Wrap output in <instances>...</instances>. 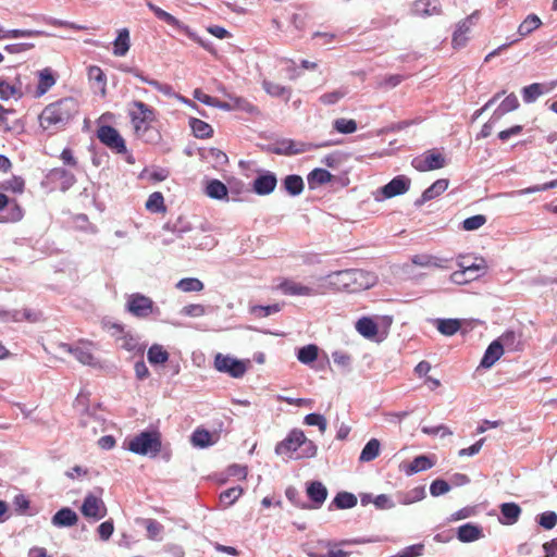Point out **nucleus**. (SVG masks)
<instances>
[{
    "label": "nucleus",
    "mask_w": 557,
    "mask_h": 557,
    "mask_svg": "<svg viewBox=\"0 0 557 557\" xmlns=\"http://www.w3.org/2000/svg\"><path fill=\"white\" fill-rule=\"evenodd\" d=\"M333 504L338 509H349L357 505V497L349 492H339L334 497Z\"/></svg>",
    "instance_id": "45"
},
{
    "label": "nucleus",
    "mask_w": 557,
    "mask_h": 557,
    "mask_svg": "<svg viewBox=\"0 0 557 557\" xmlns=\"http://www.w3.org/2000/svg\"><path fill=\"white\" fill-rule=\"evenodd\" d=\"M436 329L440 333L445 336H451L456 334L461 324L457 319H437L435 320Z\"/></svg>",
    "instance_id": "39"
},
{
    "label": "nucleus",
    "mask_w": 557,
    "mask_h": 557,
    "mask_svg": "<svg viewBox=\"0 0 557 557\" xmlns=\"http://www.w3.org/2000/svg\"><path fill=\"white\" fill-rule=\"evenodd\" d=\"M131 48L129 30L128 28H121L117 30V36L113 41V54L116 57H124Z\"/></svg>",
    "instance_id": "29"
},
{
    "label": "nucleus",
    "mask_w": 557,
    "mask_h": 557,
    "mask_svg": "<svg viewBox=\"0 0 557 557\" xmlns=\"http://www.w3.org/2000/svg\"><path fill=\"white\" fill-rule=\"evenodd\" d=\"M304 440L305 433L299 429H293L283 441L276 444L275 453L293 458V455L299 449Z\"/></svg>",
    "instance_id": "11"
},
{
    "label": "nucleus",
    "mask_w": 557,
    "mask_h": 557,
    "mask_svg": "<svg viewBox=\"0 0 557 557\" xmlns=\"http://www.w3.org/2000/svg\"><path fill=\"white\" fill-rule=\"evenodd\" d=\"M230 101H226L230 106V111L239 110L250 115L259 114L258 108L252 104L249 100L238 96H228Z\"/></svg>",
    "instance_id": "31"
},
{
    "label": "nucleus",
    "mask_w": 557,
    "mask_h": 557,
    "mask_svg": "<svg viewBox=\"0 0 557 557\" xmlns=\"http://www.w3.org/2000/svg\"><path fill=\"white\" fill-rule=\"evenodd\" d=\"M77 521V513L69 507L58 510L51 519V523L57 528L72 527L76 524Z\"/></svg>",
    "instance_id": "22"
},
{
    "label": "nucleus",
    "mask_w": 557,
    "mask_h": 557,
    "mask_svg": "<svg viewBox=\"0 0 557 557\" xmlns=\"http://www.w3.org/2000/svg\"><path fill=\"white\" fill-rule=\"evenodd\" d=\"M411 181L406 175H397L381 188L384 198L404 195L410 188Z\"/></svg>",
    "instance_id": "13"
},
{
    "label": "nucleus",
    "mask_w": 557,
    "mask_h": 557,
    "mask_svg": "<svg viewBox=\"0 0 557 557\" xmlns=\"http://www.w3.org/2000/svg\"><path fill=\"white\" fill-rule=\"evenodd\" d=\"M48 178L53 183H60V189L66 191L76 182L75 175L63 168H54L48 173Z\"/></svg>",
    "instance_id": "21"
},
{
    "label": "nucleus",
    "mask_w": 557,
    "mask_h": 557,
    "mask_svg": "<svg viewBox=\"0 0 557 557\" xmlns=\"http://www.w3.org/2000/svg\"><path fill=\"white\" fill-rule=\"evenodd\" d=\"M129 116L136 138L146 144H158L161 140V133L153 125L157 121L156 110L140 100H134L128 104Z\"/></svg>",
    "instance_id": "2"
},
{
    "label": "nucleus",
    "mask_w": 557,
    "mask_h": 557,
    "mask_svg": "<svg viewBox=\"0 0 557 557\" xmlns=\"http://www.w3.org/2000/svg\"><path fill=\"white\" fill-rule=\"evenodd\" d=\"M188 124L193 131V134L197 138L206 139L213 135V128L207 122L197 117H189Z\"/></svg>",
    "instance_id": "33"
},
{
    "label": "nucleus",
    "mask_w": 557,
    "mask_h": 557,
    "mask_svg": "<svg viewBox=\"0 0 557 557\" xmlns=\"http://www.w3.org/2000/svg\"><path fill=\"white\" fill-rule=\"evenodd\" d=\"M479 12H473L467 18L458 23L456 30L453 35V46L455 48L463 47L468 40L467 33L469 32L474 20H478Z\"/></svg>",
    "instance_id": "18"
},
{
    "label": "nucleus",
    "mask_w": 557,
    "mask_h": 557,
    "mask_svg": "<svg viewBox=\"0 0 557 557\" xmlns=\"http://www.w3.org/2000/svg\"><path fill=\"white\" fill-rule=\"evenodd\" d=\"M333 128L341 134H352L357 131V122L352 119H336Z\"/></svg>",
    "instance_id": "54"
},
{
    "label": "nucleus",
    "mask_w": 557,
    "mask_h": 557,
    "mask_svg": "<svg viewBox=\"0 0 557 557\" xmlns=\"http://www.w3.org/2000/svg\"><path fill=\"white\" fill-rule=\"evenodd\" d=\"M148 361L152 364H162L168 361L169 352L160 345H152L147 352Z\"/></svg>",
    "instance_id": "47"
},
{
    "label": "nucleus",
    "mask_w": 557,
    "mask_h": 557,
    "mask_svg": "<svg viewBox=\"0 0 557 557\" xmlns=\"http://www.w3.org/2000/svg\"><path fill=\"white\" fill-rule=\"evenodd\" d=\"M176 287L184 293H190L202 290L205 285L199 278L185 277L176 283Z\"/></svg>",
    "instance_id": "48"
},
{
    "label": "nucleus",
    "mask_w": 557,
    "mask_h": 557,
    "mask_svg": "<svg viewBox=\"0 0 557 557\" xmlns=\"http://www.w3.org/2000/svg\"><path fill=\"white\" fill-rule=\"evenodd\" d=\"M305 424L311 426H318L321 433H324L327 428V421L324 416L320 413H308L304 419Z\"/></svg>",
    "instance_id": "60"
},
{
    "label": "nucleus",
    "mask_w": 557,
    "mask_h": 557,
    "mask_svg": "<svg viewBox=\"0 0 557 557\" xmlns=\"http://www.w3.org/2000/svg\"><path fill=\"white\" fill-rule=\"evenodd\" d=\"M482 536V529L470 522L460 525L457 531V539L462 543L474 542Z\"/></svg>",
    "instance_id": "27"
},
{
    "label": "nucleus",
    "mask_w": 557,
    "mask_h": 557,
    "mask_svg": "<svg viewBox=\"0 0 557 557\" xmlns=\"http://www.w3.org/2000/svg\"><path fill=\"white\" fill-rule=\"evenodd\" d=\"M519 106L517 96L513 92L509 94L493 112V120H499L504 114L517 110Z\"/></svg>",
    "instance_id": "34"
},
{
    "label": "nucleus",
    "mask_w": 557,
    "mask_h": 557,
    "mask_svg": "<svg viewBox=\"0 0 557 557\" xmlns=\"http://www.w3.org/2000/svg\"><path fill=\"white\" fill-rule=\"evenodd\" d=\"M460 268L459 271H455L450 275V281L455 284H465L480 277L485 269V261L481 259L480 263H471L470 265H465V261H460L458 263Z\"/></svg>",
    "instance_id": "8"
},
{
    "label": "nucleus",
    "mask_w": 557,
    "mask_h": 557,
    "mask_svg": "<svg viewBox=\"0 0 557 557\" xmlns=\"http://www.w3.org/2000/svg\"><path fill=\"white\" fill-rule=\"evenodd\" d=\"M146 209L151 212L165 211L163 195L160 191L152 193L146 201Z\"/></svg>",
    "instance_id": "56"
},
{
    "label": "nucleus",
    "mask_w": 557,
    "mask_h": 557,
    "mask_svg": "<svg viewBox=\"0 0 557 557\" xmlns=\"http://www.w3.org/2000/svg\"><path fill=\"white\" fill-rule=\"evenodd\" d=\"M194 98L209 107H214L224 111H230V106L227 104L226 101H221L218 98L209 96L200 89H195Z\"/></svg>",
    "instance_id": "41"
},
{
    "label": "nucleus",
    "mask_w": 557,
    "mask_h": 557,
    "mask_svg": "<svg viewBox=\"0 0 557 557\" xmlns=\"http://www.w3.org/2000/svg\"><path fill=\"white\" fill-rule=\"evenodd\" d=\"M125 444L136 455L154 458L162 449V436L157 430H146L127 440Z\"/></svg>",
    "instance_id": "4"
},
{
    "label": "nucleus",
    "mask_w": 557,
    "mask_h": 557,
    "mask_svg": "<svg viewBox=\"0 0 557 557\" xmlns=\"http://www.w3.org/2000/svg\"><path fill=\"white\" fill-rule=\"evenodd\" d=\"M332 546V542L330 541H317L313 543H308L304 547V552L311 557V554L318 555H326V550Z\"/></svg>",
    "instance_id": "58"
},
{
    "label": "nucleus",
    "mask_w": 557,
    "mask_h": 557,
    "mask_svg": "<svg viewBox=\"0 0 557 557\" xmlns=\"http://www.w3.org/2000/svg\"><path fill=\"white\" fill-rule=\"evenodd\" d=\"M449 185V181L446 178H440L435 181L430 187H428L422 195L414 201L416 207H421L425 202L435 199L442 195Z\"/></svg>",
    "instance_id": "19"
},
{
    "label": "nucleus",
    "mask_w": 557,
    "mask_h": 557,
    "mask_svg": "<svg viewBox=\"0 0 557 557\" xmlns=\"http://www.w3.org/2000/svg\"><path fill=\"white\" fill-rule=\"evenodd\" d=\"M487 219L483 214L472 215L462 222V228L466 231H475L486 223Z\"/></svg>",
    "instance_id": "63"
},
{
    "label": "nucleus",
    "mask_w": 557,
    "mask_h": 557,
    "mask_svg": "<svg viewBox=\"0 0 557 557\" xmlns=\"http://www.w3.org/2000/svg\"><path fill=\"white\" fill-rule=\"evenodd\" d=\"M312 148L313 146L308 143L283 139L276 144L273 152L282 156H294L310 151Z\"/></svg>",
    "instance_id": "14"
},
{
    "label": "nucleus",
    "mask_w": 557,
    "mask_h": 557,
    "mask_svg": "<svg viewBox=\"0 0 557 557\" xmlns=\"http://www.w3.org/2000/svg\"><path fill=\"white\" fill-rule=\"evenodd\" d=\"M425 497V488L424 486H417L409 492L405 493L399 502L404 505L413 504L416 502L422 500Z\"/></svg>",
    "instance_id": "57"
},
{
    "label": "nucleus",
    "mask_w": 557,
    "mask_h": 557,
    "mask_svg": "<svg viewBox=\"0 0 557 557\" xmlns=\"http://www.w3.org/2000/svg\"><path fill=\"white\" fill-rule=\"evenodd\" d=\"M81 511L85 518L98 521L106 517L107 507L100 497L89 493L84 498Z\"/></svg>",
    "instance_id": "12"
},
{
    "label": "nucleus",
    "mask_w": 557,
    "mask_h": 557,
    "mask_svg": "<svg viewBox=\"0 0 557 557\" xmlns=\"http://www.w3.org/2000/svg\"><path fill=\"white\" fill-rule=\"evenodd\" d=\"M435 465L434 460L425 455H420L413 458V460L404 467V471L407 475H412L421 471L431 469Z\"/></svg>",
    "instance_id": "28"
},
{
    "label": "nucleus",
    "mask_w": 557,
    "mask_h": 557,
    "mask_svg": "<svg viewBox=\"0 0 557 557\" xmlns=\"http://www.w3.org/2000/svg\"><path fill=\"white\" fill-rule=\"evenodd\" d=\"M299 454L295 457L296 459L313 458L317 455L318 447L311 440L305 436L304 443L299 446Z\"/></svg>",
    "instance_id": "61"
},
{
    "label": "nucleus",
    "mask_w": 557,
    "mask_h": 557,
    "mask_svg": "<svg viewBox=\"0 0 557 557\" xmlns=\"http://www.w3.org/2000/svg\"><path fill=\"white\" fill-rule=\"evenodd\" d=\"M262 87L265 90V92L272 97H284L286 100H288L290 97L289 88L276 84L274 82L264 79L262 82Z\"/></svg>",
    "instance_id": "44"
},
{
    "label": "nucleus",
    "mask_w": 557,
    "mask_h": 557,
    "mask_svg": "<svg viewBox=\"0 0 557 557\" xmlns=\"http://www.w3.org/2000/svg\"><path fill=\"white\" fill-rule=\"evenodd\" d=\"M78 113V103L72 97L62 98L48 104L39 115L40 126L45 131L57 132L65 127Z\"/></svg>",
    "instance_id": "3"
},
{
    "label": "nucleus",
    "mask_w": 557,
    "mask_h": 557,
    "mask_svg": "<svg viewBox=\"0 0 557 557\" xmlns=\"http://www.w3.org/2000/svg\"><path fill=\"white\" fill-rule=\"evenodd\" d=\"M346 95H347V90L345 88H341L338 90L323 94L320 97V101L325 106H332V104L337 103Z\"/></svg>",
    "instance_id": "64"
},
{
    "label": "nucleus",
    "mask_w": 557,
    "mask_h": 557,
    "mask_svg": "<svg viewBox=\"0 0 557 557\" xmlns=\"http://www.w3.org/2000/svg\"><path fill=\"white\" fill-rule=\"evenodd\" d=\"M57 82L55 75L50 67H45L38 72V85L36 96H44Z\"/></svg>",
    "instance_id": "26"
},
{
    "label": "nucleus",
    "mask_w": 557,
    "mask_h": 557,
    "mask_svg": "<svg viewBox=\"0 0 557 557\" xmlns=\"http://www.w3.org/2000/svg\"><path fill=\"white\" fill-rule=\"evenodd\" d=\"M277 184L276 175L273 172L265 171L258 175L252 184V190L260 196L271 194Z\"/></svg>",
    "instance_id": "16"
},
{
    "label": "nucleus",
    "mask_w": 557,
    "mask_h": 557,
    "mask_svg": "<svg viewBox=\"0 0 557 557\" xmlns=\"http://www.w3.org/2000/svg\"><path fill=\"white\" fill-rule=\"evenodd\" d=\"M60 347L62 350L73 355L76 360L86 366H96V359L91 352V350L86 346H72L70 344H61Z\"/></svg>",
    "instance_id": "20"
},
{
    "label": "nucleus",
    "mask_w": 557,
    "mask_h": 557,
    "mask_svg": "<svg viewBox=\"0 0 557 557\" xmlns=\"http://www.w3.org/2000/svg\"><path fill=\"white\" fill-rule=\"evenodd\" d=\"M504 354L503 344L499 341H493L486 348L483 358L480 362V367L488 369L499 360Z\"/></svg>",
    "instance_id": "23"
},
{
    "label": "nucleus",
    "mask_w": 557,
    "mask_h": 557,
    "mask_svg": "<svg viewBox=\"0 0 557 557\" xmlns=\"http://www.w3.org/2000/svg\"><path fill=\"white\" fill-rule=\"evenodd\" d=\"M522 99L525 103L534 102L542 94V85L540 83H533L522 88Z\"/></svg>",
    "instance_id": "53"
},
{
    "label": "nucleus",
    "mask_w": 557,
    "mask_h": 557,
    "mask_svg": "<svg viewBox=\"0 0 557 557\" xmlns=\"http://www.w3.org/2000/svg\"><path fill=\"white\" fill-rule=\"evenodd\" d=\"M411 164L419 172H428L444 168L446 160L440 152L433 149L413 158Z\"/></svg>",
    "instance_id": "9"
},
{
    "label": "nucleus",
    "mask_w": 557,
    "mask_h": 557,
    "mask_svg": "<svg viewBox=\"0 0 557 557\" xmlns=\"http://www.w3.org/2000/svg\"><path fill=\"white\" fill-rule=\"evenodd\" d=\"M23 97V92L15 85L10 84L4 79H0V98L4 101L10 98L21 99Z\"/></svg>",
    "instance_id": "46"
},
{
    "label": "nucleus",
    "mask_w": 557,
    "mask_h": 557,
    "mask_svg": "<svg viewBox=\"0 0 557 557\" xmlns=\"http://www.w3.org/2000/svg\"><path fill=\"white\" fill-rule=\"evenodd\" d=\"M332 178H333V175L331 174V172H329L327 170L322 169V168H317V169L312 170L308 174V177H307L309 187L311 189H314L318 186L330 183L332 181Z\"/></svg>",
    "instance_id": "35"
},
{
    "label": "nucleus",
    "mask_w": 557,
    "mask_h": 557,
    "mask_svg": "<svg viewBox=\"0 0 557 557\" xmlns=\"http://www.w3.org/2000/svg\"><path fill=\"white\" fill-rule=\"evenodd\" d=\"M143 523L147 530V537L149 540H160L164 530L163 525L154 519H144Z\"/></svg>",
    "instance_id": "52"
},
{
    "label": "nucleus",
    "mask_w": 557,
    "mask_h": 557,
    "mask_svg": "<svg viewBox=\"0 0 557 557\" xmlns=\"http://www.w3.org/2000/svg\"><path fill=\"white\" fill-rule=\"evenodd\" d=\"M126 310L132 315L139 319L160 314V309L154 305L153 300L140 293L128 295L126 300Z\"/></svg>",
    "instance_id": "5"
},
{
    "label": "nucleus",
    "mask_w": 557,
    "mask_h": 557,
    "mask_svg": "<svg viewBox=\"0 0 557 557\" xmlns=\"http://www.w3.org/2000/svg\"><path fill=\"white\" fill-rule=\"evenodd\" d=\"M249 360L243 361L232 358L230 356H224L222 354H218L214 358V367L219 372H224L230 374L232 377L238 379L244 376L247 371V364Z\"/></svg>",
    "instance_id": "7"
},
{
    "label": "nucleus",
    "mask_w": 557,
    "mask_h": 557,
    "mask_svg": "<svg viewBox=\"0 0 557 557\" xmlns=\"http://www.w3.org/2000/svg\"><path fill=\"white\" fill-rule=\"evenodd\" d=\"M356 330L364 337L372 338L377 334V325L371 319L363 317L356 323Z\"/></svg>",
    "instance_id": "40"
},
{
    "label": "nucleus",
    "mask_w": 557,
    "mask_h": 557,
    "mask_svg": "<svg viewBox=\"0 0 557 557\" xmlns=\"http://www.w3.org/2000/svg\"><path fill=\"white\" fill-rule=\"evenodd\" d=\"M542 25V21L535 14H529L525 20L519 25L518 34L520 37H525Z\"/></svg>",
    "instance_id": "43"
},
{
    "label": "nucleus",
    "mask_w": 557,
    "mask_h": 557,
    "mask_svg": "<svg viewBox=\"0 0 557 557\" xmlns=\"http://www.w3.org/2000/svg\"><path fill=\"white\" fill-rule=\"evenodd\" d=\"M282 185L286 193L293 197L300 195L305 187L302 177L297 174L287 175Z\"/></svg>",
    "instance_id": "37"
},
{
    "label": "nucleus",
    "mask_w": 557,
    "mask_h": 557,
    "mask_svg": "<svg viewBox=\"0 0 557 557\" xmlns=\"http://www.w3.org/2000/svg\"><path fill=\"white\" fill-rule=\"evenodd\" d=\"M125 71L128 72V73H132L134 76L139 78L143 83L148 84L149 86L153 87L158 91H161V92H163L165 95L170 94V91H171V87L169 85L161 84L160 82H158L156 79H151V78L145 76L137 69L127 67Z\"/></svg>",
    "instance_id": "42"
},
{
    "label": "nucleus",
    "mask_w": 557,
    "mask_h": 557,
    "mask_svg": "<svg viewBox=\"0 0 557 557\" xmlns=\"http://www.w3.org/2000/svg\"><path fill=\"white\" fill-rule=\"evenodd\" d=\"M206 195L216 200H228V189L224 183L219 180H210L206 186Z\"/></svg>",
    "instance_id": "30"
},
{
    "label": "nucleus",
    "mask_w": 557,
    "mask_h": 557,
    "mask_svg": "<svg viewBox=\"0 0 557 557\" xmlns=\"http://www.w3.org/2000/svg\"><path fill=\"white\" fill-rule=\"evenodd\" d=\"M243 494V488L240 486H233L220 494V502L224 507L232 506Z\"/></svg>",
    "instance_id": "50"
},
{
    "label": "nucleus",
    "mask_w": 557,
    "mask_h": 557,
    "mask_svg": "<svg viewBox=\"0 0 557 557\" xmlns=\"http://www.w3.org/2000/svg\"><path fill=\"white\" fill-rule=\"evenodd\" d=\"M280 289L283 294L290 296H315L325 294V289L322 287L321 277L319 278L317 287H310L292 280H285L280 284Z\"/></svg>",
    "instance_id": "10"
},
{
    "label": "nucleus",
    "mask_w": 557,
    "mask_h": 557,
    "mask_svg": "<svg viewBox=\"0 0 557 557\" xmlns=\"http://www.w3.org/2000/svg\"><path fill=\"white\" fill-rule=\"evenodd\" d=\"M5 38L41 37L49 36L48 33L39 29H10L5 32Z\"/></svg>",
    "instance_id": "59"
},
{
    "label": "nucleus",
    "mask_w": 557,
    "mask_h": 557,
    "mask_svg": "<svg viewBox=\"0 0 557 557\" xmlns=\"http://www.w3.org/2000/svg\"><path fill=\"white\" fill-rule=\"evenodd\" d=\"M190 442L193 446L199 448H206L215 443V441L213 440V434L203 428H197L193 432L190 436Z\"/></svg>",
    "instance_id": "32"
},
{
    "label": "nucleus",
    "mask_w": 557,
    "mask_h": 557,
    "mask_svg": "<svg viewBox=\"0 0 557 557\" xmlns=\"http://www.w3.org/2000/svg\"><path fill=\"white\" fill-rule=\"evenodd\" d=\"M536 521L545 530H552L557 524V513L555 511H545L537 516Z\"/></svg>",
    "instance_id": "62"
},
{
    "label": "nucleus",
    "mask_w": 557,
    "mask_h": 557,
    "mask_svg": "<svg viewBox=\"0 0 557 557\" xmlns=\"http://www.w3.org/2000/svg\"><path fill=\"white\" fill-rule=\"evenodd\" d=\"M306 492L312 502V505H309V509L321 508L327 497V488L320 481L308 482Z\"/></svg>",
    "instance_id": "17"
},
{
    "label": "nucleus",
    "mask_w": 557,
    "mask_h": 557,
    "mask_svg": "<svg viewBox=\"0 0 557 557\" xmlns=\"http://www.w3.org/2000/svg\"><path fill=\"white\" fill-rule=\"evenodd\" d=\"M411 262L414 265L426 269H450L451 259L429 253H419L411 257Z\"/></svg>",
    "instance_id": "15"
},
{
    "label": "nucleus",
    "mask_w": 557,
    "mask_h": 557,
    "mask_svg": "<svg viewBox=\"0 0 557 557\" xmlns=\"http://www.w3.org/2000/svg\"><path fill=\"white\" fill-rule=\"evenodd\" d=\"M499 522L505 525H511L519 520L521 508L516 503H504L500 505Z\"/></svg>",
    "instance_id": "25"
},
{
    "label": "nucleus",
    "mask_w": 557,
    "mask_h": 557,
    "mask_svg": "<svg viewBox=\"0 0 557 557\" xmlns=\"http://www.w3.org/2000/svg\"><path fill=\"white\" fill-rule=\"evenodd\" d=\"M40 20L45 24L55 26V27H65V28H70L73 30H86L87 29V27L84 25H79V24L64 21V20H59V18L52 17V16L42 15L40 17Z\"/></svg>",
    "instance_id": "49"
},
{
    "label": "nucleus",
    "mask_w": 557,
    "mask_h": 557,
    "mask_svg": "<svg viewBox=\"0 0 557 557\" xmlns=\"http://www.w3.org/2000/svg\"><path fill=\"white\" fill-rule=\"evenodd\" d=\"M98 139L115 153H126L127 148L124 138L119 131L110 125H101L97 129Z\"/></svg>",
    "instance_id": "6"
},
{
    "label": "nucleus",
    "mask_w": 557,
    "mask_h": 557,
    "mask_svg": "<svg viewBox=\"0 0 557 557\" xmlns=\"http://www.w3.org/2000/svg\"><path fill=\"white\" fill-rule=\"evenodd\" d=\"M380 441L376 438H371L362 448L359 460L361 462H369L374 460L380 454Z\"/></svg>",
    "instance_id": "38"
},
{
    "label": "nucleus",
    "mask_w": 557,
    "mask_h": 557,
    "mask_svg": "<svg viewBox=\"0 0 557 557\" xmlns=\"http://www.w3.org/2000/svg\"><path fill=\"white\" fill-rule=\"evenodd\" d=\"M317 358L318 347L313 344L301 347L297 352V359L304 364H309Z\"/></svg>",
    "instance_id": "51"
},
{
    "label": "nucleus",
    "mask_w": 557,
    "mask_h": 557,
    "mask_svg": "<svg viewBox=\"0 0 557 557\" xmlns=\"http://www.w3.org/2000/svg\"><path fill=\"white\" fill-rule=\"evenodd\" d=\"M148 9L154 13V15L165 22L166 24L177 28L178 30H182L185 26L181 21H178L175 16L170 14L169 12L164 11L163 9L159 8L158 5L153 4L152 2H147Z\"/></svg>",
    "instance_id": "36"
},
{
    "label": "nucleus",
    "mask_w": 557,
    "mask_h": 557,
    "mask_svg": "<svg viewBox=\"0 0 557 557\" xmlns=\"http://www.w3.org/2000/svg\"><path fill=\"white\" fill-rule=\"evenodd\" d=\"M87 75H88V79L90 82H96L99 85L100 89L104 92L106 85H107V76L103 73V71L101 70V67H99L97 65L88 66Z\"/></svg>",
    "instance_id": "55"
},
{
    "label": "nucleus",
    "mask_w": 557,
    "mask_h": 557,
    "mask_svg": "<svg viewBox=\"0 0 557 557\" xmlns=\"http://www.w3.org/2000/svg\"><path fill=\"white\" fill-rule=\"evenodd\" d=\"M325 294L329 292L358 293L372 287L375 276L361 269H347L332 272L321 277Z\"/></svg>",
    "instance_id": "1"
},
{
    "label": "nucleus",
    "mask_w": 557,
    "mask_h": 557,
    "mask_svg": "<svg viewBox=\"0 0 557 557\" xmlns=\"http://www.w3.org/2000/svg\"><path fill=\"white\" fill-rule=\"evenodd\" d=\"M412 12L417 16H431L441 13L438 0H417L412 5Z\"/></svg>",
    "instance_id": "24"
}]
</instances>
